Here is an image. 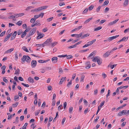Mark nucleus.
Masks as SVG:
<instances>
[{
    "label": "nucleus",
    "instance_id": "c85d7f7f",
    "mask_svg": "<svg viewBox=\"0 0 129 129\" xmlns=\"http://www.w3.org/2000/svg\"><path fill=\"white\" fill-rule=\"evenodd\" d=\"M15 115V113H14L12 115H11L10 116L8 115V119H9L10 118H11L13 116H14Z\"/></svg>",
    "mask_w": 129,
    "mask_h": 129
},
{
    "label": "nucleus",
    "instance_id": "f257e3e1",
    "mask_svg": "<svg viewBox=\"0 0 129 129\" xmlns=\"http://www.w3.org/2000/svg\"><path fill=\"white\" fill-rule=\"evenodd\" d=\"M93 62H97L98 64L99 65H100L102 63V60L101 59L99 56L95 57L92 60Z\"/></svg>",
    "mask_w": 129,
    "mask_h": 129
},
{
    "label": "nucleus",
    "instance_id": "f704fd0d",
    "mask_svg": "<svg viewBox=\"0 0 129 129\" xmlns=\"http://www.w3.org/2000/svg\"><path fill=\"white\" fill-rule=\"evenodd\" d=\"M128 37H127V38H126L125 37L123 38L122 39H121L122 40V41H125V40L126 39V41L128 39Z\"/></svg>",
    "mask_w": 129,
    "mask_h": 129
},
{
    "label": "nucleus",
    "instance_id": "9b49d317",
    "mask_svg": "<svg viewBox=\"0 0 129 129\" xmlns=\"http://www.w3.org/2000/svg\"><path fill=\"white\" fill-rule=\"evenodd\" d=\"M27 56L24 55L21 58V60L23 62H25L26 59V58L27 57Z\"/></svg>",
    "mask_w": 129,
    "mask_h": 129
},
{
    "label": "nucleus",
    "instance_id": "c756f323",
    "mask_svg": "<svg viewBox=\"0 0 129 129\" xmlns=\"http://www.w3.org/2000/svg\"><path fill=\"white\" fill-rule=\"evenodd\" d=\"M105 101H104L103 102H102L100 104V106H99V107H100V108H101L102 107V106L104 105V103H105Z\"/></svg>",
    "mask_w": 129,
    "mask_h": 129
},
{
    "label": "nucleus",
    "instance_id": "423d86ee",
    "mask_svg": "<svg viewBox=\"0 0 129 129\" xmlns=\"http://www.w3.org/2000/svg\"><path fill=\"white\" fill-rule=\"evenodd\" d=\"M36 27L33 28L30 31V33L32 35H33L35 32L36 30Z\"/></svg>",
    "mask_w": 129,
    "mask_h": 129
},
{
    "label": "nucleus",
    "instance_id": "7c9ffc66",
    "mask_svg": "<svg viewBox=\"0 0 129 129\" xmlns=\"http://www.w3.org/2000/svg\"><path fill=\"white\" fill-rule=\"evenodd\" d=\"M26 33L25 32H23L21 35V37L23 38L26 35Z\"/></svg>",
    "mask_w": 129,
    "mask_h": 129
},
{
    "label": "nucleus",
    "instance_id": "864d4df0",
    "mask_svg": "<svg viewBox=\"0 0 129 129\" xmlns=\"http://www.w3.org/2000/svg\"><path fill=\"white\" fill-rule=\"evenodd\" d=\"M21 84L22 85H23L24 86L26 87H28L29 86V85L27 84H25L23 83H22Z\"/></svg>",
    "mask_w": 129,
    "mask_h": 129
},
{
    "label": "nucleus",
    "instance_id": "1a4fd4ad",
    "mask_svg": "<svg viewBox=\"0 0 129 129\" xmlns=\"http://www.w3.org/2000/svg\"><path fill=\"white\" fill-rule=\"evenodd\" d=\"M17 34V31H15L13 34L11 38V40H13L15 37L16 36Z\"/></svg>",
    "mask_w": 129,
    "mask_h": 129
},
{
    "label": "nucleus",
    "instance_id": "aec40b11",
    "mask_svg": "<svg viewBox=\"0 0 129 129\" xmlns=\"http://www.w3.org/2000/svg\"><path fill=\"white\" fill-rule=\"evenodd\" d=\"M22 23V21H19L18 22L16 23V24L19 26H20L21 25Z\"/></svg>",
    "mask_w": 129,
    "mask_h": 129
},
{
    "label": "nucleus",
    "instance_id": "7ed1b4c3",
    "mask_svg": "<svg viewBox=\"0 0 129 129\" xmlns=\"http://www.w3.org/2000/svg\"><path fill=\"white\" fill-rule=\"evenodd\" d=\"M31 67L32 68H35L36 66L37 62L35 60H33L31 62Z\"/></svg>",
    "mask_w": 129,
    "mask_h": 129
},
{
    "label": "nucleus",
    "instance_id": "2f4dec72",
    "mask_svg": "<svg viewBox=\"0 0 129 129\" xmlns=\"http://www.w3.org/2000/svg\"><path fill=\"white\" fill-rule=\"evenodd\" d=\"M72 80H70V81L68 83L67 86V87H69L72 84Z\"/></svg>",
    "mask_w": 129,
    "mask_h": 129
},
{
    "label": "nucleus",
    "instance_id": "680f3d73",
    "mask_svg": "<svg viewBox=\"0 0 129 129\" xmlns=\"http://www.w3.org/2000/svg\"><path fill=\"white\" fill-rule=\"evenodd\" d=\"M109 9L107 7L105 9V11H104V12H105L106 13L107 11H109Z\"/></svg>",
    "mask_w": 129,
    "mask_h": 129
},
{
    "label": "nucleus",
    "instance_id": "e2e57ef3",
    "mask_svg": "<svg viewBox=\"0 0 129 129\" xmlns=\"http://www.w3.org/2000/svg\"><path fill=\"white\" fill-rule=\"evenodd\" d=\"M48 90H51L52 89V88L51 86H48Z\"/></svg>",
    "mask_w": 129,
    "mask_h": 129
},
{
    "label": "nucleus",
    "instance_id": "2eb2a0df",
    "mask_svg": "<svg viewBox=\"0 0 129 129\" xmlns=\"http://www.w3.org/2000/svg\"><path fill=\"white\" fill-rule=\"evenodd\" d=\"M89 34L88 33H87L84 35H82V36L81 37V39H83L86 37H88L89 36Z\"/></svg>",
    "mask_w": 129,
    "mask_h": 129
},
{
    "label": "nucleus",
    "instance_id": "0e129e2a",
    "mask_svg": "<svg viewBox=\"0 0 129 129\" xmlns=\"http://www.w3.org/2000/svg\"><path fill=\"white\" fill-rule=\"evenodd\" d=\"M129 31V28H128L127 29H125L124 31V33H126Z\"/></svg>",
    "mask_w": 129,
    "mask_h": 129
},
{
    "label": "nucleus",
    "instance_id": "b1692460",
    "mask_svg": "<svg viewBox=\"0 0 129 129\" xmlns=\"http://www.w3.org/2000/svg\"><path fill=\"white\" fill-rule=\"evenodd\" d=\"M102 28V27L101 26L95 28L94 29V31H97L100 30Z\"/></svg>",
    "mask_w": 129,
    "mask_h": 129
},
{
    "label": "nucleus",
    "instance_id": "69168bd1",
    "mask_svg": "<svg viewBox=\"0 0 129 129\" xmlns=\"http://www.w3.org/2000/svg\"><path fill=\"white\" fill-rule=\"evenodd\" d=\"M106 21V20L105 19H104L102 20L100 22V23L101 24H102L104 23Z\"/></svg>",
    "mask_w": 129,
    "mask_h": 129
},
{
    "label": "nucleus",
    "instance_id": "0eeeda50",
    "mask_svg": "<svg viewBox=\"0 0 129 129\" xmlns=\"http://www.w3.org/2000/svg\"><path fill=\"white\" fill-rule=\"evenodd\" d=\"M58 58L57 57H53L52 58V60L54 63H56L57 61Z\"/></svg>",
    "mask_w": 129,
    "mask_h": 129
},
{
    "label": "nucleus",
    "instance_id": "a19ab883",
    "mask_svg": "<svg viewBox=\"0 0 129 129\" xmlns=\"http://www.w3.org/2000/svg\"><path fill=\"white\" fill-rule=\"evenodd\" d=\"M113 37H110L108 39V41H109V42L112 41L113 40Z\"/></svg>",
    "mask_w": 129,
    "mask_h": 129
},
{
    "label": "nucleus",
    "instance_id": "e433bc0d",
    "mask_svg": "<svg viewBox=\"0 0 129 129\" xmlns=\"http://www.w3.org/2000/svg\"><path fill=\"white\" fill-rule=\"evenodd\" d=\"M19 104L18 102H17L16 103L12 104L13 107H16Z\"/></svg>",
    "mask_w": 129,
    "mask_h": 129
},
{
    "label": "nucleus",
    "instance_id": "f8f14e48",
    "mask_svg": "<svg viewBox=\"0 0 129 129\" xmlns=\"http://www.w3.org/2000/svg\"><path fill=\"white\" fill-rule=\"evenodd\" d=\"M110 55V52L108 51L104 54L103 56L104 57H108Z\"/></svg>",
    "mask_w": 129,
    "mask_h": 129
},
{
    "label": "nucleus",
    "instance_id": "052dcab7",
    "mask_svg": "<svg viewBox=\"0 0 129 129\" xmlns=\"http://www.w3.org/2000/svg\"><path fill=\"white\" fill-rule=\"evenodd\" d=\"M59 73L60 74L62 73L63 72V71L62 70V69L61 68H60L59 69Z\"/></svg>",
    "mask_w": 129,
    "mask_h": 129
},
{
    "label": "nucleus",
    "instance_id": "774afa93",
    "mask_svg": "<svg viewBox=\"0 0 129 129\" xmlns=\"http://www.w3.org/2000/svg\"><path fill=\"white\" fill-rule=\"evenodd\" d=\"M24 119V116L23 115L21 116H20V120L22 121Z\"/></svg>",
    "mask_w": 129,
    "mask_h": 129
},
{
    "label": "nucleus",
    "instance_id": "a211bd4d",
    "mask_svg": "<svg viewBox=\"0 0 129 129\" xmlns=\"http://www.w3.org/2000/svg\"><path fill=\"white\" fill-rule=\"evenodd\" d=\"M95 51L92 52V53L90 54L88 56V58H89V57L91 56H94L95 55Z\"/></svg>",
    "mask_w": 129,
    "mask_h": 129
},
{
    "label": "nucleus",
    "instance_id": "338daca9",
    "mask_svg": "<svg viewBox=\"0 0 129 129\" xmlns=\"http://www.w3.org/2000/svg\"><path fill=\"white\" fill-rule=\"evenodd\" d=\"M88 108H86L85 110H84V113L85 114H86L88 112Z\"/></svg>",
    "mask_w": 129,
    "mask_h": 129
},
{
    "label": "nucleus",
    "instance_id": "4d7b16f0",
    "mask_svg": "<svg viewBox=\"0 0 129 129\" xmlns=\"http://www.w3.org/2000/svg\"><path fill=\"white\" fill-rule=\"evenodd\" d=\"M39 17V15H35L34 16V18L35 19V20H36V19L38 18Z\"/></svg>",
    "mask_w": 129,
    "mask_h": 129
},
{
    "label": "nucleus",
    "instance_id": "ea45409f",
    "mask_svg": "<svg viewBox=\"0 0 129 129\" xmlns=\"http://www.w3.org/2000/svg\"><path fill=\"white\" fill-rule=\"evenodd\" d=\"M63 77H62V78L60 79V81L59 82V84H62L63 82L64 81V79H63Z\"/></svg>",
    "mask_w": 129,
    "mask_h": 129
},
{
    "label": "nucleus",
    "instance_id": "cd10ccee",
    "mask_svg": "<svg viewBox=\"0 0 129 129\" xmlns=\"http://www.w3.org/2000/svg\"><path fill=\"white\" fill-rule=\"evenodd\" d=\"M22 49L27 52H28V50L27 49L25 46H23L22 48Z\"/></svg>",
    "mask_w": 129,
    "mask_h": 129
},
{
    "label": "nucleus",
    "instance_id": "412c9836",
    "mask_svg": "<svg viewBox=\"0 0 129 129\" xmlns=\"http://www.w3.org/2000/svg\"><path fill=\"white\" fill-rule=\"evenodd\" d=\"M85 77V76L84 75L82 74L80 78V81H83V80Z\"/></svg>",
    "mask_w": 129,
    "mask_h": 129
},
{
    "label": "nucleus",
    "instance_id": "3c124183",
    "mask_svg": "<svg viewBox=\"0 0 129 129\" xmlns=\"http://www.w3.org/2000/svg\"><path fill=\"white\" fill-rule=\"evenodd\" d=\"M88 10V9L87 8L85 9L84 11L82 12V14H83L85 13H86Z\"/></svg>",
    "mask_w": 129,
    "mask_h": 129
},
{
    "label": "nucleus",
    "instance_id": "5fc2aeb1",
    "mask_svg": "<svg viewBox=\"0 0 129 129\" xmlns=\"http://www.w3.org/2000/svg\"><path fill=\"white\" fill-rule=\"evenodd\" d=\"M124 115V114H123V113L122 111L121 112H120L118 113V116H121L122 115Z\"/></svg>",
    "mask_w": 129,
    "mask_h": 129
},
{
    "label": "nucleus",
    "instance_id": "49530a36",
    "mask_svg": "<svg viewBox=\"0 0 129 129\" xmlns=\"http://www.w3.org/2000/svg\"><path fill=\"white\" fill-rule=\"evenodd\" d=\"M67 55V54H65L64 55H58L57 56L59 57H66V56Z\"/></svg>",
    "mask_w": 129,
    "mask_h": 129
},
{
    "label": "nucleus",
    "instance_id": "a878e982",
    "mask_svg": "<svg viewBox=\"0 0 129 129\" xmlns=\"http://www.w3.org/2000/svg\"><path fill=\"white\" fill-rule=\"evenodd\" d=\"M36 46H37L38 47H39L42 46L43 47L44 46V45L43 44V43L42 44H38L36 45Z\"/></svg>",
    "mask_w": 129,
    "mask_h": 129
},
{
    "label": "nucleus",
    "instance_id": "bf43d9fd",
    "mask_svg": "<svg viewBox=\"0 0 129 129\" xmlns=\"http://www.w3.org/2000/svg\"><path fill=\"white\" fill-rule=\"evenodd\" d=\"M9 38V37L7 36H6L4 40V42H5L7 41L8 39Z\"/></svg>",
    "mask_w": 129,
    "mask_h": 129
},
{
    "label": "nucleus",
    "instance_id": "de8ad7c7",
    "mask_svg": "<svg viewBox=\"0 0 129 129\" xmlns=\"http://www.w3.org/2000/svg\"><path fill=\"white\" fill-rule=\"evenodd\" d=\"M6 32V31H4L1 33L0 35V37H3V36L5 34Z\"/></svg>",
    "mask_w": 129,
    "mask_h": 129
},
{
    "label": "nucleus",
    "instance_id": "09e8293b",
    "mask_svg": "<svg viewBox=\"0 0 129 129\" xmlns=\"http://www.w3.org/2000/svg\"><path fill=\"white\" fill-rule=\"evenodd\" d=\"M53 17H51L50 18H49L47 19V21L49 22L52 20V19H53Z\"/></svg>",
    "mask_w": 129,
    "mask_h": 129
},
{
    "label": "nucleus",
    "instance_id": "4be33fe9",
    "mask_svg": "<svg viewBox=\"0 0 129 129\" xmlns=\"http://www.w3.org/2000/svg\"><path fill=\"white\" fill-rule=\"evenodd\" d=\"M20 73V70L19 69H17L15 71V74H19Z\"/></svg>",
    "mask_w": 129,
    "mask_h": 129
},
{
    "label": "nucleus",
    "instance_id": "9d476101",
    "mask_svg": "<svg viewBox=\"0 0 129 129\" xmlns=\"http://www.w3.org/2000/svg\"><path fill=\"white\" fill-rule=\"evenodd\" d=\"M86 68L87 69H88L90 68L91 65L89 61H88L86 63Z\"/></svg>",
    "mask_w": 129,
    "mask_h": 129
},
{
    "label": "nucleus",
    "instance_id": "ddd939ff",
    "mask_svg": "<svg viewBox=\"0 0 129 129\" xmlns=\"http://www.w3.org/2000/svg\"><path fill=\"white\" fill-rule=\"evenodd\" d=\"M14 50V48L10 49L9 50H7V51H5V53H10L12 51Z\"/></svg>",
    "mask_w": 129,
    "mask_h": 129
},
{
    "label": "nucleus",
    "instance_id": "4c0bfd02",
    "mask_svg": "<svg viewBox=\"0 0 129 129\" xmlns=\"http://www.w3.org/2000/svg\"><path fill=\"white\" fill-rule=\"evenodd\" d=\"M109 2V1L107 0L104 3V4H103V6H105V5H107L108 4Z\"/></svg>",
    "mask_w": 129,
    "mask_h": 129
},
{
    "label": "nucleus",
    "instance_id": "4468645a",
    "mask_svg": "<svg viewBox=\"0 0 129 129\" xmlns=\"http://www.w3.org/2000/svg\"><path fill=\"white\" fill-rule=\"evenodd\" d=\"M27 57L25 61L28 63H30L31 60V59L29 56L27 55Z\"/></svg>",
    "mask_w": 129,
    "mask_h": 129
},
{
    "label": "nucleus",
    "instance_id": "473e14b6",
    "mask_svg": "<svg viewBox=\"0 0 129 129\" xmlns=\"http://www.w3.org/2000/svg\"><path fill=\"white\" fill-rule=\"evenodd\" d=\"M66 57L67 58V59H69L73 57L71 55H67L66 56Z\"/></svg>",
    "mask_w": 129,
    "mask_h": 129
},
{
    "label": "nucleus",
    "instance_id": "6ab92c4d",
    "mask_svg": "<svg viewBox=\"0 0 129 129\" xmlns=\"http://www.w3.org/2000/svg\"><path fill=\"white\" fill-rule=\"evenodd\" d=\"M126 105V104H124L123 105L119 107H118L116 109V110L117 111L119 109L123 108V107H124Z\"/></svg>",
    "mask_w": 129,
    "mask_h": 129
},
{
    "label": "nucleus",
    "instance_id": "c03bdc74",
    "mask_svg": "<svg viewBox=\"0 0 129 129\" xmlns=\"http://www.w3.org/2000/svg\"><path fill=\"white\" fill-rule=\"evenodd\" d=\"M40 72L42 73H44L45 72V70L44 69H40Z\"/></svg>",
    "mask_w": 129,
    "mask_h": 129
},
{
    "label": "nucleus",
    "instance_id": "37998d69",
    "mask_svg": "<svg viewBox=\"0 0 129 129\" xmlns=\"http://www.w3.org/2000/svg\"><path fill=\"white\" fill-rule=\"evenodd\" d=\"M73 109V107H70L69 109V112L71 113L72 112Z\"/></svg>",
    "mask_w": 129,
    "mask_h": 129
},
{
    "label": "nucleus",
    "instance_id": "20e7f679",
    "mask_svg": "<svg viewBox=\"0 0 129 129\" xmlns=\"http://www.w3.org/2000/svg\"><path fill=\"white\" fill-rule=\"evenodd\" d=\"M38 36L37 37V39H39L41 38H43L44 36V34H41V33H39L38 31Z\"/></svg>",
    "mask_w": 129,
    "mask_h": 129
},
{
    "label": "nucleus",
    "instance_id": "79ce46f5",
    "mask_svg": "<svg viewBox=\"0 0 129 129\" xmlns=\"http://www.w3.org/2000/svg\"><path fill=\"white\" fill-rule=\"evenodd\" d=\"M94 6L93 5H91L89 7L88 9L89 10H91L92 9L94 8Z\"/></svg>",
    "mask_w": 129,
    "mask_h": 129
},
{
    "label": "nucleus",
    "instance_id": "603ef678",
    "mask_svg": "<svg viewBox=\"0 0 129 129\" xmlns=\"http://www.w3.org/2000/svg\"><path fill=\"white\" fill-rule=\"evenodd\" d=\"M19 97L18 95H17L16 96H15L14 97V100L15 101L17 99H18L19 98Z\"/></svg>",
    "mask_w": 129,
    "mask_h": 129
},
{
    "label": "nucleus",
    "instance_id": "5701e85b",
    "mask_svg": "<svg viewBox=\"0 0 129 129\" xmlns=\"http://www.w3.org/2000/svg\"><path fill=\"white\" fill-rule=\"evenodd\" d=\"M92 19V18L91 17L87 19L84 22L85 23H86L89 22L90 20Z\"/></svg>",
    "mask_w": 129,
    "mask_h": 129
},
{
    "label": "nucleus",
    "instance_id": "f3484780",
    "mask_svg": "<svg viewBox=\"0 0 129 129\" xmlns=\"http://www.w3.org/2000/svg\"><path fill=\"white\" fill-rule=\"evenodd\" d=\"M128 0H125L123 4V6H126L128 4Z\"/></svg>",
    "mask_w": 129,
    "mask_h": 129
},
{
    "label": "nucleus",
    "instance_id": "58836bf2",
    "mask_svg": "<svg viewBox=\"0 0 129 129\" xmlns=\"http://www.w3.org/2000/svg\"><path fill=\"white\" fill-rule=\"evenodd\" d=\"M15 59L16 60H17L18 59V55L17 52H16L15 53Z\"/></svg>",
    "mask_w": 129,
    "mask_h": 129
},
{
    "label": "nucleus",
    "instance_id": "bb28decb",
    "mask_svg": "<svg viewBox=\"0 0 129 129\" xmlns=\"http://www.w3.org/2000/svg\"><path fill=\"white\" fill-rule=\"evenodd\" d=\"M39 21L38 20H37L35 21V25H36L38 26H40L41 25V24L39 23Z\"/></svg>",
    "mask_w": 129,
    "mask_h": 129
},
{
    "label": "nucleus",
    "instance_id": "a18cd8bd",
    "mask_svg": "<svg viewBox=\"0 0 129 129\" xmlns=\"http://www.w3.org/2000/svg\"><path fill=\"white\" fill-rule=\"evenodd\" d=\"M76 46H77L75 44V45H73L70 46L68 47V48H73L76 47Z\"/></svg>",
    "mask_w": 129,
    "mask_h": 129
},
{
    "label": "nucleus",
    "instance_id": "39448f33",
    "mask_svg": "<svg viewBox=\"0 0 129 129\" xmlns=\"http://www.w3.org/2000/svg\"><path fill=\"white\" fill-rule=\"evenodd\" d=\"M52 42L51 38L47 39L46 41L43 43V44H49V42Z\"/></svg>",
    "mask_w": 129,
    "mask_h": 129
},
{
    "label": "nucleus",
    "instance_id": "8fccbe9b",
    "mask_svg": "<svg viewBox=\"0 0 129 129\" xmlns=\"http://www.w3.org/2000/svg\"><path fill=\"white\" fill-rule=\"evenodd\" d=\"M102 76L104 78H105L107 76V75L106 74L104 73H102Z\"/></svg>",
    "mask_w": 129,
    "mask_h": 129
},
{
    "label": "nucleus",
    "instance_id": "c9c22d12",
    "mask_svg": "<svg viewBox=\"0 0 129 129\" xmlns=\"http://www.w3.org/2000/svg\"><path fill=\"white\" fill-rule=\"evenodd\" d=\"M40 111L39 110H38L37 111L35 112V115L36 116H37L38 114L39 113Z\"/></svg>",
    "mask_w": 129,
    "mask_h": 129
},
{
    "label": "nucleus",
    "instance_id": "72a5a7b5",
    "mask_svg": "<svg viewBox=\"0 0 129 129\" xmlns=\"http://www.w3.org/2000/svg\"><path fill=\"white\" fill-rule=\"evenodd\" d=\"M58 110L59 111L60 110L62 109H63V107L62 105H60L58 107Z\"/></svg>",
    "mask_w": 129,
    "mask_h": 129
},
{
    "label": "nucleus",
    "instance_id": "6e6d98bb",
    "mask_svg": "<svg viewBox=\"0 0 129 129\" xmlns=\"http://www.w3.org/2000/svg\"><path fill=\"white\" fill-rule=\"evenodd\" d=\"M122 112L124 115H126L127 114V110H124L122 111Z\"/></svg>",
    "mask_w": 129,
    "mask_h": 129
},
{
    "label": "nucleus",
    "instance_id": "393cba45",
    "mask_svg": "<svg viewBox=\"0 0 129 129\" xmlns=\"http://www.w3.org/2000/svg\"><path fill=\"white\" fill-rule=\"evenodd\" d=\"M58 43L57 42H54L53 43H51V45L53 47H54Z\"/></svg>",
    "mask_w": 129,
    "mask_h": 129
},
{
    "label": "nucleus",
    "instance_id": "6e6552de",
    "mask_svg": "<svg viewBox=\"0 0 129 129\" xmlns=\"http://www.w3.org/2000/svg\"><path fill=\"white\" fill-rule=\"evenodd\" d=\"M28 80L29 82L31 84L33 83L34 82V79L30 77L28 78Z\"/></svg>",
    "mask_w": 129,
    "mask_h": 129
},
{
    "label": "nucleus",
    "instance_id": "f03ea898",
    "mask_svg": "<svg viewBox=\"0 0 129 129\" xmlns=\"http://www.w3.org/2000/svg\"><path fill=\"white\" fill-rule=\"evenodd\" d=\"M83 32L79 34H72L71 35L72 37H77V38H79L80 37H81V36H82V35L83 34Z\"/></svg>",
    "mask_w": 129,
    "mask_h": 129
},
{
    "label": "nucleus",
    "instance_id": "dca6fc26",
    "mask_svg": "<svg viewBox=\"0 0 129 129\" xmlns=\"http://www.w3.org/2000/svg\"><path fill=\"white\" fill-rule=\"evenodd\" d=\"M42 10V8L41 7H39L37 8H36L35 9V11H36V12H37L38 11H40Z\"/></svg>",
    "mask_w": 129,
    "mask_h": 129
},
{
    "label": "nucleus",
    "instance_id": "13d9d810",
    "mask_svg": "<svg viewBox=\"0 0 129 129\" xmlns=\"http://www.w3.org/2000/svg\"><path fill=\"white\" fill-rule=\"evenodd\" d=\"M42 10L46 9L47 7H48V6H42Z\"/></svg>",
    "mask_w": 129,
    "mask_h": 129
}]
</instances>
